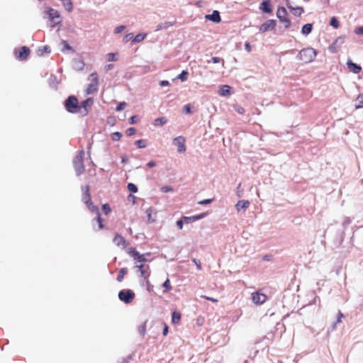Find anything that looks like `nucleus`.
<instances>
[{"label": "nucleus", "mask_w": 363, "mask_h": 363, "mask_svg": "<svg viewBox=\"0 0 363 363\" xmlns=\"http://www.w3.org/2000/svg\"><path fill=\"white\" fill-rule=\"evenodd\" d=\"M161 86H165L169 85V82L167 80H162L160 82Z\"/></svg>", "instance_id": "nucleus-53"}, {"label": "nucleus", "mask_w": 363, "mask_h": 363, "mask_svg": "<svg viewBox=\"0 0 363 363\" xmlns=\"http://www.w3.org/2000/svg\"><path fill=\"white\" fill-rule=\"evenodd\" d=\"M286 6L288 9L291 11L292 14L295 16H300L302 13H304V9L301 6H296L294 7L292 6L290 3L289 2V0H286Z\"/></svg>", "instance_id": "nucleus-15"}, {"label": "nucleus", "mask_w": 363, "mask_h": 363, "mask_svg": "<svg viewBox=\"0 0 363 363\" xmlns=\"http://www.w3.org/2000/svg\"><path fill=\"white\" fill-rule=\"evenodd\" d=\"M208 63H222V65L224 66L225 61L223 58L218 57H213L211 60H207Z\"/></svg>", "instance_id": "nucleus-30"}, {"label": "nucleus", "mask_w": 363, "mask_h": 363, "mask_svg": "<svg viewBox=\"0 0 363 363\" xmlns=\"http://www.w3.org/2000/svg\"><path fill=\"white\" fill-rule=\"evenodd\" d=\"M181 313L178 311H174L172 315V323L178 324L181 320Z\"/></svg>", "instance_id": "nucleus-25"}, {"label": "nucleus", "mask_w": 363, "mask_h": 363, "mask_svg": "<svg viewBox=\"0 0 363 363\" xmlns=\"http://www.w3.org/2000/svg\"><path fill=\"white\" fill-rule=\"evenodd\" d=\"M252 300L254 303L260 305L267 301V296L264 294L256 291L252 294Z\"/></svg>", "instance_id": "nucleus-12"}, {"label": "nucleus", "mask_w": 363, "mask_h": 363, "mask_svg": "<svg viewBox=\"0 0 363 363\" xmlns=\"http://www.w3.org/2000/svg\"><path fill=\"white\" fill-rule=\"evenodd\" d=\"M164 288L163 293L167 294L172 289L170 280L167 278L162 284Z\"/></svg>", "instance_id": "nucleus-26"}, {"label": "nucleus", "mask_w": 363, "mask_h": 363, "mask_svg": "<svg viewBox=\"0 0 363 363\" xmlns=\"http://www.w3.org/2000/svg\"><path fill=\"white\" fill-rule=\"evenodd\" d=\"M303 1H306V2H307V1H308L309 0H303Z\"/></svg>", "instance_id": "nucleus-62"}, {"label": "nucleus", "mask_w": 363, "mask_h": 363, "mask_svg": "<svg viewBox=\"0 0 363 363\" xmlns=\"http://www.w3.org/2000/svg\"><path fill=\"white\" fill-rule=\"evenodd\" d=\"M188 72L183 70L182 73L178 76V78L181 79L182 82H184L187 79Z\"/></svg>", "instance_id": "nucleus-38"}, {"label": "nucleus", "mask_w": 363, "mask_h": 363, "mask_svg": "<svg viewBox=\"0 0 363 363\" xmlns=\"http://www.w3.org/2000/svg\"><path fill=\"white\" fill-rule=\"evenodd\" d=\"M156 165V163L155 161H150L147 164V166L150 168L151 167H153Z\"/></svg>", "instance_id": "nucleus-56"}, {"label": "nucleus", "mask_w": 363, "mask_h": 363, "mask_svg": "<svg viewBox=\"0 0 363 363\" xmlns=\"http://www.w3.org/2000/svg\"><path fill=\"white\" fill-rule=\"evenodd\" d=\"M163 333V335L164 336L167 335V333H168V326L166 324H164V328L163 329V333Z\"/></svg>", "instance_id": "nucleus-58"}, {"label": "nucleus", "mask_w": 363, "mask_h": 363, "mask_svg": "<svg viewBox=\"0 0 363 363\" xmlns=\"http://www.w3.org/2000/svg\"><path fill=\"white\" fill-rule=\"evenodd\" d=\"M183 224H184V220L182 218L181 220H179L177 221V225L179 230H182L183 228Z\"/></svg>", "instance_id": "nucleus-50"}, {"label": "nucleus", "mask_w": 363, "mask_h": 363, "mask_svg": "<svg viewBox=\"0 0 363 363\" xmlns=\"http://www.w3.org/2000/svg\"><path fill=\"white\" fill-rule=\"evenodd\" d=\"M312 29H313L312 23L305 24L301 28V33L303 35H308L312 31Z\"/></svg>", "instance_id": "nucleus-24"}, {"label": "nucleus", "mask_w": 363, "mask_h": 363, "mask_svg": "<svg viewBox=\"0 0 363 363\" xmlns=\"http://www.w3.org/2000/svg\"><path fill=\"white\" fill-rule=\"evenodd\" d=\"M259 9L266 13H271L272 12L270 0H264L259 6Z\"/></svg>", "instance_id": "nucleus-17"}, {"label": "nucleus", "mask_w": 363, "mask_h": 363, "mask_svg": "<svg viewBox=\"0 0 363 363\" xmlns=\"http://www.w3.org/2000/svg\"><path fill=\"white\" fill-rule=\"evenodd\" d=\"M65 8L69 11H72L73 9V4L71 0H62Z\"/></svg>", "instance_id": "nucleus-29"}, {"label": "nucleus", "mask_w": 363, "mask_h": 363, "mask_svg": "<svg viewBox=\"0 0 363 363\" xmlns=\"http://www.w3.org/2000/svg\"><path fill=\"white\" fill-rule=\"evenodd\" d=\"M277 17L279 21L284 25L285 28L291 26V21L288 17L286 9L283 6H279L277 11Z\"/></svg>", "instance_id": "nucleus-4"}, {"label": "nucleus", "mask_w": 363, "mask_h": 363, "mask_svg": "<svg viewBox=\"0 0 363 363\" xmlns=\"http://www.w3.org/2000/svg\"><path fill=\"white\" fill-rule=\"evenodd\" d=\"M128 161V157L125 156V155H123L122 157H121V162L122 163H125Z\"/></svg>", "instance_id": "nucleus-59"}, {"label": "nucleus", "mask_w": 363, "mask_h": 363, "mask_svg": "<svg viewBox=\"0 0 363 363\" xmlns=\"http://www.w3.org/2000/svg\"><path fill=\"white\" fill-rule=\"evenodd\" d=\"M48 13L50 16V18L52 21H54L55 23L57 24L60 23V21H55L60 19V13L57 10H55L54 9L50 8Z\"/></svg>", "instance_id": "nucleus-19"}, {"label": "nucleus", "mask_w": 363, "mask_h": 363, "mask_svg": "<svg viewBox=\"0 0 363 363\" xmlns=\"http://www.w3.org/2000/svg\"><path fill=\"white\" fill-rule=\"evenodd\" d=\"M118 298L125 303H130L135 298V293L130 289L121 290L118 293Z\"/></svg>", "instance_id": "nucleus-7"}, {"label": "nucleus", "mask_w": 363, "mask_h": 363, "mask_svg": "<svg viewBox=\"0 0 363 363\" xmlns=\"http://www.w3.org/2000/svg\"><path fill=\"white\" fill-rule=\"evenodd\" d=\"M127 253L132 257L135 260L138 262H145L147 259L145 258L146 255H150V253L146 254H140L139 252L136 250L135 247H129L127 250Z\"/></svg>", "instance_id": "nucleus-8"}, {"label": "nucleus", "mask_w": 363, "mask_h": 363, "mask_svg": "<svg viewBox=\"0 0 363 363\" xmlns=\"http://www.w3.org/2000/svg\"><path fill=\"white\" fill-rule=\"evenodd\" d=\"M349 69L354 74H358L361 72L362 68L359 65L349 60L347 63Z\"/></svg>", "instance_id": "nucleus-20"}, {"label": "nucleus", "mask_w": 363, "mask_h": 363, "mask_svg": "<svg viewBox=\"0 0 363 363\" xmlns=\"http://www.w3.org/2000/svg\"><path fill=\"white\" fill-rule=\"evenodd\" d=\"M206 216V213H201L198 216H194L191 217L184 216L182 218L184 222L189 223L190 221H196L197 220L203 218Z\"/></svg>", "instance_id": "nucleus-23"}, {"label": "nucleus", "mask_w": 363, "mask_h": 363, "mask_svg": "<svg viewBox=\"0 0 363 363\" xmlns=\"http://www.w3.org/2000/svg\"><path fill=\"white\" fill-rule=\"evenodd\" d=\"M136 121H137V116H133L130 117V119H129V123L130 124L135 123Z\"/></svg>", "instance_id": "nucleus-52"}, {"label": "nucleus", "mask_w": 363, "mask_h": 363, "mask_svg": "<svg viewBox=\"0 0 363 363\" xmlns=\"http://www.w3.org/2000/svg\"><path fill=\"white\" fill-rule=\"evenodd\" d=\"M245 48L247 52H250L251 51V45L249 42H246L245 43Z\"/></svg>", "instance_id": "nucleus-51"}, {"label": "nucleus", "mask_w": 363, "mask_h": 363, "mask_svg": "<svg viewBox=\"0 0 363 363\" xmlns=\"http://www.w3.org/2000/svg\"><path fill=\"white\" fill-rule=\"evenodd\" d=\"M316 51L315 49L312 48H306L302 49L298 55V57L300 60L303 61L304 63H308L314 60L316 57Z\"/></svg>", "instance_id": "nucleus-1"}, {"label": "nucleus", "mask_w": 363, "mask_h": 363, "mask_svg": "<svg viewBox=\"0 0 363 363\" xmlns=\"http://www.w3.org/2000/svg\"><path fill=\"white\" fill-rule=\"evenodd\" d=\"M192 261L196 265L198 270H201L202 267H201V262L196 259H193Z\"/></svg>", "instance_id": "nucleus-47"}, {"label": "nucleus", "mask_w": 363, "mask_h": 363, "mask_svg": "<svg viewBox=\"0 0 363 363\" xmlns=\"http://www.w3.org/2000/svg\"><path fill=\"white\" fill-rule=\"evenodd\" d=\"M343 317H344V315L340 311H339V313L337 314V323H340L342 321V318H343Z\"/></svg>", "instance_id": "nucleus-54"}, {"label": "nucleus", "mask_w": 363, "mask_h": 363, "mask_svg": "<svg viewBox=\"0 0 363 363\" xmlns=\"http://www.w3.org/2000/svg\"><path fill=\"white\" fill-rule=\"evenodd\" d=\"M107 60L108 62H113V61H116L117 59L116 57V54L115 53H108L107 55Z\"/></svg>", "instance_id": "nucleus-42"}, {"label": "nucleus", "mask_w": 363, "mask_h": 363, "mask_svg": "<svg viewBox=\"0 0 363 363\" xmlns=\"http://www.w3.org/2000/svg\"><path fill=\"white\" fill-rule=\"evenodd\" d=\"M94 103V100L92 98H88L86 100L83 101L81 104H79L80 112L79 113L82 116H86L89 113L88 108L91 107Z\"/></svg>", "instance_id": "nucleus-10"}, {"label": "nucleus", "mask_w": 363, "mask_h": 363, "mask_svg": "<svg viewBox=\"0 0 363 363\" xmlns=\"http://www.w3.org/2000/svg\"><path fill=\"white\" fill-rule=\"evenodd\" d=\"M250 206V202L247 200H241L239 201L237 204L235 205V207L237 210L239 211L241 209L245 210L247 208Z\"/></svg>", "instance_id": "nucleus-22"}, {"label": "nucleus", "mask_w": 363, "mask_h": 363, "mask_svg": "<svg viewBox=\"0 0 363 363\" xmlns=\"http://www.w3.org/2000/svg\"><path fill=\"white\" fill-rule=\"evenodd\" d=\"M128 270L126 268H122L119 271V274L117 276V281L121 282L123 281L124 276L127 274Z\"/></svg>", "instance_id": "nucleus-28"}, {"label": "nucleus", "mask_w": 363, "mask_h": 363, "mask_svg": "<svg viewBox=\"0 0 363 363\" xmlns=\"http://www.w3.org/2000/svg\"><path fill=\"white\" fill-rule=\"evenodd\" d=\"M185 143L186 139L184 136H178L173 140V144L177 147L179 152H184L186 151Z\"/></svg>", "instance_id": "nucleus-11"}, {"label": "nucleus", "mask_w": 363, "mask_h": 363, "mask_svg": "<svg viewBox=\"0 0 363 363\" xmlns=\"http://www.w3.org/2000/svg\"><path fill=\"white\" fill-rule=\"evenodd\" d=\"M136 133V129L135 128H129L126 130L125 133L128 136H132L135 135Z\"/></svg>", "instance_id": "nucleus-41"}, {"label": "nucleus", "mask_w": 363, "mask_h": 363, "mask_svg": "<svg viewBox=\"0 0 363 363\" xmlns=\"http://www.w3.org/2000/svg\"><path fill=\"white\" fill-rule=\"evenodd\" d=\"M162 191L164 192H168L172 190V189L170 186H164L162 187Z\"/></svg>", "instance_id": "nucleus-57"}, {"label": "nucleus", "mask_w": 363, "mask_h": 363, "mask_svg": "<svg viewBox=\"0 0 363 363\" xmlns=\"http://www.w3.org/2000/svg\"><path fill=\"white\" fill-rule=\"evenodd\" d=\"M133 37V33H129V34H127L125 36V41H128L129 40L132 39Z\"/></svg>", "instance_id": "nucleus-55"}, {"label": "nucleus", "mask_w": 363, "mask_h": 363, "mask_svg": "<svg viewBox=\"0 0 363 363\" xmlns=\"http://www.w3.org/2000/svg\"><path fill=\"white\" fill-rule=\"evenodd\" d=\"M354 33L357 35H363V26L357 28Z\"/></svg>", "instance_id": "nucleus-49"}, {"label": "nucleus", "mask_w": 363, "mask_h": 363, "mask_svg": "<svg viewBox=\"0 0 363 363\" xmlns=\"http://www.w3.org/2000/svg\"><path fill=\"white\" fill-rule=\"evenodd\" d=\"M357 104L355 105V108H363V94H360L357 98Z\"/></svg>", "instance_id": "nucleus-31"}, {"label": "nucleus", "mask_w": 363, "mask_h": 363, "mask_svg": "<svg viewBox=\"0 0 363 363\" xmlns=\"http://www.w3.org/2000/svg\"><path fill=\"white\" fill-rule=\"evenodd\" d=\"M102 211L105 215H108L111 213V208L108 203H105L102 205Z\"/></svg>", "instance_id": "nucleus-37"}, {"label": "nucleus", "mask_w": 363, "mask_h": 363, "mask_svg": "<svg viewBox=\"0 0 363 363\" xmlns=\"http://www.w3.org/2000/svg\"><path fill=\"white\" fill-rule=\"evenodd\" d=\"M97 214V217H96V222L98 223V225H99V230H101L104 228V225H103V220L102 218H101V216H100V213H99V211H98V213H96Z\"/></svg>", "instance_id": "nucleus-35"}, {"label": "nucleus", "mask_w": 363, "mask_h": 363, "mask_svg": "<svg viewBox=\"0 0 363 363\" xmlns=\"http://www.w3.org/2000/svg\"><path fill=\"white\" fill-rule=\"evenodd\" d=\"M232 88L228 85H222L219 89V94L220 96H226L230 94Z\"/></svg>", "instance_id": "nucleus-21"}, {"label": "nucleus", "mask_w": 363, "mask_h": 363, "mask_svg": "<svg viewBox=\"0 0 363 363\" xmlns=\"http://www.w3.org/2000/svg\"><path fill=\"white\" fill-rule=\"evenodd\" d=\"M112 67H113V65H108V69H111Z\"/></svg>", "instance_id": "nucleus-61"}, {"label": "nucleus", "mask_w": 363, "mask_h": 363, "mask_svg": "<svg viewBox=\"0 0 363 363\" xmlns=\"http://www.w3.org/2000/svg\"><path fill=\"white\" fill-rule=\"evenodd\" d=\"M212 201V199H204L199 201L198 203L200 205H206L211 203Z\"/></svg>", "instance_id": "nucleus-45"}, {"label": "nucleus", "mask_w": 363, "mask_h": 363, "mask_svg": "<svg viewBox=\"0 0 363 363\" xmlns=\"http://www.w3.org/2000/svg\"><path fill=\"white\" fill-rule=\"evenodd\" d=\"M113 241L116 245L121 247L123 249L126 247L127 242L125 239L118 233H116Z\"/></svg>", "instance_id": "nucleus-16"}, {"label": "nucleus", "mask_w": 363, "mask_h": 363, "mask_svg": "<svg viewBox=\"0 0 363 363\" xmlns=\"http://www.w3.org/2000/svg\"><path fill=\"white\" fill-rule=\"evenodd\" d=\"M83 194L82 196V199L84 201V203L86 204V207L90 210L91 212L98 213V207L94 206L91 201V194H90V189L89 186L88 185H86L82 187Z\"/></svg>", "instance_id": "nucleus-2"}, {"label": "nucleus", "mask_w": 363, "mask_h": 363, "mask_svg": "<svg viewBox=\"0 0 363 363\" xmlns=\"http://www.w3.org/2000/svg\"><path fill=\"white\" fill-rule=\"evenodd\" d=\"M238 111L240 113H242L244 112V109L243 108L239 109Z\"/></svg>", "instance_id": "nucleus-60"}, {"label": "nucleus", "mask_w": 363, "mask_h": 363, "mask_svg": "<svg viewBox=\"0 0 363 363\" xmlns=\"http://www.w3.org/2000/svg\"><path fill=\"white\" fill-rule=\"evenodd\" d=\"M205 18L214 23H220L221 21L220 13L218 11H213L211 14H207Z\"/></svg>", "instance_id": "nucleus-18"}, {"label": "nucleus", "mask_w": 363, "mask_h": 363, "mask_svg": "<svg viewBox=\"0 0 363 363\" xmlns=\"http://www.w3.org/2000/svg\"><path fill=\"white\" fill-rule=\"evenodd\" d=\"M89 80L91 81L90 84H88L86 93L87 94H91L96 92L99 88V78L98 75L96 72L91 73L89 75Z\"/></svg>", "instance_id": "nucleus-5"}, {"label": "nucleus", "mask_w": 363, "mask_h": 363, "mask_svg": "<svg viewBox=\"0 0 363 363\" xmlns=\"http://www.w3.org/2000/svg\"><path fill=\"white\" fill-rule=\"evenodd\" d=\"M330 25L335 28H338L340 27V23L337 18L332 17L330 21Z\"/></svg>", "instance_id": "nucleus-33"}, {"label": "nucleus", "mask_w": 363, "mask_h": 363, "mask_svg": "<svg viewBox=\"0 0 363 363\" xmlns=\"http://www.w3.org/2000/svg\"><path fill=\"white\" fill-rule=\"evenodd\" d=\"M128 189L130 191V192H133V193H136L138 191V188L137 186L134 184H132V183H129L128 184Z\"/></svg>", "instance_id": "nucleus-40"}, {"label": "nucleus", "mask_w": 363, "mask_h": 363, "mask_svg": "<svg viewBox=\"0 0 363 363\" xmlns=\"http://www.w3.org/2000/svg\"><path fill=\"white\" fill-rule=\"evenodd\" d=\"M126 106L125 102H121L116 108V111H120L123 110Z\"/></svg>", "instance_id": "nucleus-43"}, {"label": "nucleus", "mask_w": 363, "mask_h": 363, "mask_svg": "<svg viewBox=\"0 0 363 363\" xmlns=\"http://www.w3.org/2000/svg\"><path fill=\"white\" fill-rule=\"evenodd\" d=\"M122 134L120 132H114L111 134V139L113 141H118L121 140Z\"/></svg>", "instance_id": "nucleus-36"}, {"label": "nucleus", "mask_w": 363, "mask_h": 363, "mask_svg": "<svg viewBox=\"0 0 363 363\" xmlns=\"http://www.w3.org/2000/svg\"><path fill=\"white\" fill-rule=\"evenodd\" d=\"M135 267L138 268V270L140 273V277L145 280H148L150 276V267L148 265L145 266L143 264H140L139 265H136Z\"/></svg>", "instance_id": "nucleus-14"}, {"label": "nucleus", "mask_w": 363, "mask_h": 363, "mask_svg": "<svg viewBox=\"0 0 363 363\" xmlns=\"http://www.w3.org/2000/svg\"><path fill=\"white\" fill-rule=\"evenodd\" d=\"M145 35L138 34L134 37V38L133 39V43H140V42L143 41L145 39Z\"/></svg>", "instance_id": "nucleus-34"}, {"label": "nucleus", "mask_w": 363, "mask_h": 363, "mask_svg": "<svg viewBox=\"0 0 363 363\" xmlns=\"http://www.w3.org/2000/svg\"><path fill=\"white\" fill-rule=\"evenodd\" d=\"M66 110L71 113L80 112L78 99L74 96H69L65 101Z\"/></svg>", "instance_id": "nucleus-3"}, {"label": "nucleus", "mask_w": 363, "mask_h": 363, "mask_svg": "<svg viewBox=\"0 0 363 363\" xmlns=\"http://www.w3.org/2000/svg\"><path fill=\"white\" fill-rule=\"evenodd\" d=\"M125 28V26H120L115 28L114 33H121L124 29Z\"/></svg>", "instance_id": "nucleus-44"}, {"label": "nucleus", "mask_w": 363, "mask_h": 363, "mask_svg": "<svg viewBox=\"0 0 363 363\" xmlns=\"http://www.w3.org/2000/svg\"><path fill=\"white\" fill-rule=\"evenodd\" d=\"M135 144L139 148H144L147 145L145 140H138L135 142Z\"/></svg>", "instance_id": "nucleus-39"}, {"label": "nucleus", "mask_w": 363, "mask_h": 363, "mask_svg": "<svg viewBox=\"0 0 363 363\" xmlns=\"http://www.w3.org/2000/svg\"><path fill=\"white\" fill-rule=\"evenodd\" d=\"M201 298H204L206 300L212 301L213 303H217L218 302L217 299H216L214 298L208 297V296H201Z\"/></svg>", "instance_id": "nucleus-48"}, {"label": "nucleus", "mask_w": 363, "mask_h": 363, "mask_svg": "<svg viewBox=\"0 0 363 363\" xmlns=\"http://www.w3.org/2000/svg\"><path fill=\"white\" fill-rule=\"evenodd\" d=\"M167 123V120L164 117H161V118H157L154 121V125L155 126L157 125H163L164 124H165Z\"/></svg>", "instance_id": "nucleus-32"}, {"label": "nucleus", "mask_w": 363, "mask_h": 363, "mask_svg": "<svg viewBox=\"0 0 363 363\" xmlns=\"http://www.w3.org/2000/svg\"><path fill=\"white\" fill-rule=\"evenodd\" d=\"M153 209L152 208H149L146 211L147 221L148 223H153L155 220V215L152 216Z\"/></svg>", "instance_id": "nucleus-27"}, {"label": "nucleus", "mask_w": 363, "mask_h": 363, "mask_svg": "<svg viewBox=\"0 0 363 363\" xmlns=\"http://www.w3.org/2000/svg\"><path fill=\"white\" fill-rule=\"evenodd\" d=\"M191 105L190 104H186V106H184V111L185 113L188 114V113H190L191 112Z\"/></svg>", "instance_id": "nucleus-46"}, {"label": "nucleus", "mask_w": 363, "mask_h": 363, "mask_svg": "<svg viewBox=\"0 0 363 363\" xmlns=\"http://www.w3.org/2000/svg\"><path fill=\"white\" fill-rule=\"evenodd\" d=\"M30 53L29 48L23 46L20 48L15 49L14 54L17 60L23 61L27 60Z\"/></svg>", "instance_id": "nucleus-9"}, {"label": "nucleus", "mask_w": 363, "mask_h": 363, "mask_svg": "<svg viewBox=\"0 0 363 363\" xmlns=\"http://www.w3.org/2000/svg\"><path fill=\"white\" fill-rule=\"evenodd\" d=\"M277 23L275 20H268L265 23H262L259 27V32L265 33L269 30H273L275 28Z\"/></svg>", "instance_id": "nucleus-13"}, {"label": "nucleus", "mask_w": 363, "mask_h": 363, "mask_svg": "<svg viewBox=\"0 0 363 363\" xmlns=\"http://www.w3.org/2000/svg\"><path fill=\"white\" fill-rule=\"evenodd\" d=\"M84 156V150H81L74 160V166L77 174H82L84 169L83 162Z\"/></svg>", "instance_id": "nucleus-6"}]
</instances>
